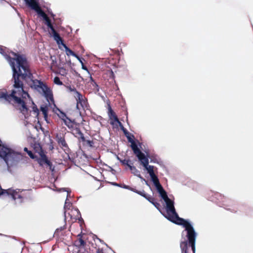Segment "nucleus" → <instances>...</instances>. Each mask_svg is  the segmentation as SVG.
I'll return each instance as SVG.
<instances>
[{"label": "nucleus", "mask_w": 253, "mask_h": 253, "mask_svg": "<svg viewBox=\"0 0 253 253\" xmlns=\"http://www.w3.org/2000/svg\"><path fill=\"white\" fill-rule=\"evenodd\" d=\"M11 55L13 57L7 56V59L13 71L11 79L13 89L10 91V93L5 89H0V99L18 107V109L23 114L28 112L26 99L31 97L28 92L24 90V81L32 89L44 97L48 102H53L54 98L51 88L45 82L34 79L26 56L14 52H11Z\"/></svg>", "instance_id": "1"}, {"label": "nucleus", "mask_w": 253, "mask_h": 253, "mask_svg": "<svg viewBox=\"0 0 253 253\" xmlns=\"http://www.w3.org/2000/svg\"><path fill=\"white\" fill-rule=\"evenodd\" d=\"M158 193L167 206V213L168 216L167 217L168 220L180 226H183L187 231V238L189 240V243L192 246L193 250H194V240L196 236V232L194 231L193 226L187 220L178 216L174 208V202L171 200L167 196V192L163 187H156Z\"/></svg>", "instance_id": "2"}, {"label": "nucleus", "mask_w": 253, "mask_h": 253, "mask_svg": "<svg viewBox=\"0 0 253 253\" xmlns=\"http://www.w3.org/2000/svg\"><path fill=\"white\" fill-rule=\"evenodd\" d=\"M35 12L40 16V17L43 18V20H44L45 25L48 27V28L50 29L51 30V34H52V37H53L54 40L57 42L58 44H62L63 45L64 48H65V51H66V54L68 56L72 55L75 57L77 59H79V56L77 55L73 50H71L64 43V41L61 38L58 33L56 32L55 30H54V27L52 26V24L51 23V20L49 19V18L45 13L43 11L39 10V11H35Z\"/></svg>", "instance_id": "3"}, {"label": "nucleus", "mask_w": 253, "mask_h": 253, "mask_svg": "<svg viewBox=\"0 0 253 253\" xmlns=\"http://www.w3.org/2000/svg\"><path fill=\"white\" fill-rule=\"evenodd\" d=\"M0 157L4 160L7 166H13L22 159V155L10 148L2 147L0 149Z\"/></svg>", "instance_id": "4"}, {"label": "nucleus", "mask_w": 253, "mask_h": 253, "mask_svg": "<svg viewBox=\"0 0 253 253\" xmlns=\"http://www.w3.org/2000/svg\"><path fill=\"white\" fill-rule=\"evenodd\" d=\"M135 156L138 159L140 165L143 166L145 169L147 170L149 175H155L154 172V167L148 165V158L145 155V154Z\"/></svg>", "instance_id": "5"}, {"label": "nucleus", "mask_w": 253, "mask_h": 253, "mask_svg": "<svg viewBox=\"0 0 253 253\" xmlns=\"http://www.w3.org/2000/svg\"><path fill=\"white\" fill-rule=\"evenodd\" d=\"M40 157H37V158L34 159L36 160L38 164H39L40 166L43 167L44 165H47L49 167V169L50 170H53L52 169V164L51 161L48 159V157H47L45 154H42L39 155Z\"/></svg>", "instance_id": "6"}, {"label": "nucleus", "mask_w": 253, "mask_h": 253, "mask_svg": "<svg viewBox=\"0 0 253 253\" xmlns=\"http://www.w3.org/2000/svg\"><path fill=\"white\" fill-rule=\"evenodd\" d=\"M74 98L76 99V101H77V109L80 110V105L82 107L83 109H84V108H87V99L83 96V94L81 93H77V95H74Z\"/></svg>", "instance_id": "7"}, {"label": "nucleus", "mask_w": 253, "mask_h": 253, "mask_svg": "<svg viewBox=\"0 0 253 253\" xmlns=\"http://www.w3.org/2000/svg\"><path fill=\"white\" fill-rule=\"evenodd\" d=\"M126 137H127V141L130 143V148H131L133 154H134L135 155L144 154V153L139 150L138 146H137L136 143H135V141L133 140L134 135L133 134H131V135H127Z\"/></svg>", "instance_id": "8"}, {"label": "nucleus", "mask_w": 253, "mask_h": 253, "mask_svg": "<svg viewBox=\"0 0 253 253\" xmlns=\"http://www.w3.org/2000/svg\"><path fill=\"white\" fill-rule=\"evenodd\" d=\"M107 109H108V112H107V114H108L109 119H110V120L111 121L110 124L114 125L115 123H117L119 124L120 126H122V124L118 120V117H117L115 112H114L113 110H112V108L111 107L110 104L109 103L107 104Z\"/></svg>", "instance_id": "9"}, {"label": "nucleus", "mask_w": 253, "mask_h": 253, "mask_svg": "<svg viewBox=\"0 0 253 253\" xmlns=\"http://www.w3.org/2000/svg\"><path fill=\"white\" fill-rule=\"evenodd\" d=\"M24 1L26 2V5L33 10L35 11L42 10L40 6L38 0H24Z\"/></svg>", "instance_id": "10"}, {"label": "nucleus", "mask_w": 253, "mask_h": 253, "mask_svg": "<svg viewBox=\"0 0 253 253\" xmlns=\"http://www.w3.org/2000/svg\"><path fill=\"white\" fill-rule=\"evenodd\" d=\"M196 241V239L194 240ZM191 247V251H192L193 253H195V251H196V248L194 247V250L193 249V247H192L191 244L189 243V240L188 241H183L180 243V248H181V250H182V253H189V247Z\"/></svg>", "instance_id": "11"}, {"label": "nucleus", "mask_w": 253, "mask_h": 253, "mask_svg": "<svg viewBox=\"0 0 253 253\" xmlns=\"http://www.w3.org/2000/svg\"><path fill=\"white\" fill-rule=\"evenodd\" d=\"M55 140H56L58 145L62 148L65 149L68 148V146L67 145V142H66L65 139L63 135L58 134H56V135H55Z\"/></svg>", "instance_id": "12"}, {"label": "nucleus", "mask_w": 253, "mask_h": 253, "mask_svg": "<svg viewBox=\"0 0 253 253\" xmlns=\"http://www.w3.org/2000/svg\"><path fill=\"white\" fill-rule=\"evenodd\" d=\"M77 238H78L74 241V246L79 248H84L85 246L86 243L83 239V235L81 234H79V235H77Z\"/></svg>", "instance_id": "13"}, {"label": "nucleus", "mask_w": 253, "mask_h": 253, "mask_svg": "<svg viewBox=\"0 0 253 253\" xmlns=\"http://www.w3.org/2000/svg\"><path fill=\"white\" fill-rule=\"evenodd\" d=\"M33 149L35 152L40 155L45 154L43 150L42 149V147L40 145L39 143H35L33 144Z\"/></svg>", "instance_id": "14"}, {"label": "nucleus", "mask_w": 253, "mask_h": 253, "mask_svg": "<svg viewBox=\"0 0 253 253\" xmlns=\"http://www.w3.org/2000/svg\"><path fill=\"white\" fill-rule=\"evenodd\" d=\"M137 194L144 197L145 199H146V200L149 201V202H150L151 203L155 202V199L154 198L145 194L144 191H143L142 192H138V193H137Z\"/></svg>", "instance_id": "15"}, {"label": "nucleus", "mask_w": 253, "mask_h": 253, "mask_svg": "<svg viewBox=\"0 0 253 253\" xmlns=\"http://www.w3.org/2000/svg\"><path fill=\"white\" fill-rule=\"evenodd\" d=\"M118 160L120 161L121 164L124 166L129 167V166H133V162L129 159H121L118 158Z\"/></svg>", "instance_id": "16"}, {"label": "nucleus", "mask_w": 253, "mask_h": 253, "mask_svg": "<svg viewBox=\"0 0 253 253\" xmlns=\"http://www.w3.org/2000/svg\"><path fill=\"white\" fill-rule=\"evenodd\" d=\"M127 168L130 169V172H131V173H132L133 175L142 178V176H141V174H140L139 171L136 169V168L134 167L133 166H129L128 167H127Z\"/></svg>", "instance_id": "17"}, {"label": "nucleus", "mask_w": 253, "mask_h": 253, "mask_svg": "<svg viewBox=\"0 0 253 253\" xmlns=\"http://www.w3.org/2000/svg\"><path fill=\"white\" fill-rule=\"evenodd\" d=\"M151 177V179H152V182H153L154 185H155V187H162L161 183L159 181V179L157 178V175H149Z\"/></svg>", "instance_id": "18"}, {"label": "nucleus", "mask_w": 253, "mask_h": 253, "mask_svg": "<svg viewBox=\"0 0 253 253\" xmlns=\"http://www.w3.org/2000/svg\"><path fill=\"white\" fill-rule=\"evenodd\" d=\"M65 126H68V128H73L74 127V122L70 119L62 120Z\"/></svg>", "instance_id": "19"}, {"label": "nucleus", "mask_w": 253, "mask_h": 253, "mask_svg": "<svg viewBox=\"0 0 253 253\" xmlns=\"http://www.w3.org/2000/svg\"><path fill=\"white\" fill-rule=\"evenodd\" d=\"M41 111L43 113V117L45 120H46L47 117L48 116V107L46 105L42 106L41 107Z\"/></svg>", "instance_id": "20"}, {"label": "nucleus", "mask_w": 253, "mask_h": 253, "mask_svg": "<svg viewBox=\"0 0 253 253\" xmlns=\"http://www.w3.org/2000/svg\"><path fill=\"white\" fill-rule=\"evenodd\" d=\"M58 112H59V113H58L57 114V115H58V118H60L61 120H67V119H70L68 117H67V115H66V114L65 113L63 112L59 109H58Z\"/></svg>", "instance_id": "21"}, {"label": "nucleus", "mask_w": 253, "mask_h": 253, "mask_svg": "<svg viewBox=\"0 0 253 253\" xmlns=\"http://www.w3.org/2000/svg\"><path fill=\"white\" fill-rule=\"evenodd\" d=\"M76 132H76V133H77V134L78 135V138H79V139L81 140V141H85V138L84 137V135L83 134V132L81 131L79 128H76Z\"/></svg>", "instance_id": "22"}, {"label": "nucleus", "mask_w": 253, "mask_h": 253, "mask_svg": "<svg viewBox=\"0 0 253 253\" xmlns=\"http://www.w3.org/2000/svg\"><path fill=\"white\" fill-rule=\"evenodd\" d=\"M123 188L125 189H127L128 190H130L132 192H133L136 194H137L138 192H142L141 191H138V190H137L136 189L133 188H132L131 187H130L128 185H123Z\"/></svg>", "instance_id": "23"}, {"label": "nucleus", "mask_w": 253, "mask_h": 253, "mask_svg": "<svg viewBox=\"0 0 253 253\" xmlns=\"http://www.w3.org/2000/svg\"><path fill=\"white\" fill-rule=\"evenodd\" d=\"M66 88L70 92L74 93V95H77V93L81 94L80 92L78 91L74 86H71L70 85L66 86Z\"/></svg>", "instance_id": "24"}, {"label": "nucleus", "mask_w": 253, "mask_h": 253, "mask_svg": "<svg viewBox=\"0 0 253 253\" xmlns=\"http://www.w3.org/2000/svg\"><path fill=\"white\" fill-rule=\"evenodd\" d=\"M84 142L85 144L84 145L89 146V147H94V142H93V140H88L85 139V141H82Z\"/></svg>", "instance_id": "25"}, {"label": "nucleus", "mask_w": 253, "mask_h": 253, "mask_svg": "<svg viewBox=\"0 0 253 253\" xmlns=\"http://www.w3.org/2000/svg\"><path fill=\"white\" fill-rule=\"evenodd\" d=\"M53 83L54 84L58 85H63L62 82L60 80V79L58 77L56 76L55 78H54L53 79Z\"/></svg>", "instance_id": "26"}, {"label": "nucleus", "mask_w": 253, "mask_h": 253, "mask_svg": "<svg viewBox=\"0 0 253 253\" xmlns=\"http://www.w3.org/2000/svg\"><path fill=\"white\" fill-rule=\"evenodd\" d=\"M90 80H91V84H92V86L96 87V89H97V90H98V85L96 84V82H95L94 80H93V78H92L91 77H90Z\"/></svg>", "instance_id": "27"}, {"label": "nucleus", "mask_w": 253, "mask_h": 253, "mask_svg": "<svg viewBox=\"0 0 253 253\" xmlns=\"http://www.w3.org/2000/svg\"><path fill=\"white\" fill-rule=\"evenodd\" d=\"M26 153H27L28 155H29L32 159H35L37 158V156L34 155L32 151H29Z\"/></svg>", "instance_id": "28"}, {"label": "nucleus", "mask_w": 253, "mask_h": 253, "mask_svg": "<svg viewBox=\"0 0 253 253\" xmlns=\"http://www.w3.org/2000/svg\"><path fill=\"white\" fill-rule=\"evenodd\" d=\"M110 78L113 81L115 80V75L112 70L110 72Z\"/></svg>", "instance_id": "29"}, {"label": "nucleus", "mask_w": 253, "mask_h": 253, "mask_svg": "<svg viewBox=\"0 0 253 253\" xmlns=\"http://www.w3.org/2000/svg\"><path fill=\"white\" fill-rule=\"evenodd\" d=\"M151 204H152V205L155 206V207H156L157 208H158V207L160 206V204L156 202H153V203H151Z\"/></svg>", "instance_id": "30"}, {"label": "nucleus", "mask_w": 253, "mask_h": 253, "mask_svg": "<svg viewBox=\"0 0 253 253\" xmlns=\"http://www.w3.org/2000/svg\"><path fill=\"white\" fill-rule=\"evenodd\" d=\"M82 69L86 71L87 72H88V70H87V67H86L85 65H84V63H82Z\"/></svg>", "instance_id": "31"}, {"label": "nucleus", "mask_w": 253, "mask_h": 253, "mask_svg": "<svg viewBox=\"0 0 253 253\" xmlns=\"http://www.w3.org/2000/svg\"><path fill=\"white\" fill-rule=\"evenodd\" d=\"M120 126L122 127V129H123V132H124V133H128L127 130H126V129L123 127V126Z\"/></svg>", "instance_id": "32"}, {"label": "nucleus", "mask_w": 253, "mask_h": 253, "mask_svg": "<svg viewBox=\"0 0 253 253\" xmlns=\"http://www.w3.org/2000/svg\"><path fill=\"white\" fill-rule=\"evenodd\" d=\"M97 253H103V249L98 248V250H97Z\"/></svg>", "instance_id": "33"}, {"label": "nucleus", "mask_w": 253, "mask_h": 253, "mask_svg": "<svg viewBox=\"0 0 253 253\" xmlns=\"http://www.w3.org/2000/svg\"><path fill=\"white\" fill-rule=\"evenodd\" d=\"M0 53L3 55L4 54V49L2 47H0Z\"/></svg>", "instance_id": "34"}, {"label": "nucleus", "mask_w": 253, "mask_h": 253, "mask_svg": "<svg viewBox=\"0 0 253 253\" xmlns=\"http://www.w3.org/2000/svg\"><path fill=\"white\" fill-rule=\"evenodd\" d=\"M33 110L36 113H38V109H37V107H33Z\"/></svg>", "instance_id": "35"}, {"label": "nucleus", "mask_w": 253, "mask_h": 253, "mask_svg": "<svg viewBox=\"0 0 253 253\" xmlns=\"http://www.w3.org/2000/svg\"><path fill=\"white\" fill-rule=\"evenodd\" d=\"M78 61H79L80 64L83 63V61L82 60V59L79 57V58H77Z\"/></svg>", "instance_id": "36"}, {"label": "nucleus", "mask_w": 253, "mask_h": 253, "mask_svg": "<svg viewBox=\"0 0 253 253\" xmlns=\"http://www.w3.org/2000/svg\"><path fill=\"white\" fill-rule=\"evenodd\" d=\"M125 135H126V136H131V135L132 134H130V133H129V132H126V133H124Z\"/></svg>", "instance_id": "37"}, {"label": "nucleus", "mask_w": 253, "mask_h": 253, "mask_svg": "<svg viewBox=\"0 0 253 253\" xmlns=\"http://www.w3.org/2000/svg\"><path fill=\"white\" fill-rule=\"evenodd\" d=\"M24 151L26 152H28L31 151L28 150L27 148H24Z\"/></svg>", "instance_id": "38"}, {"label": "nucleus", "mask_w": 253, "mask_h": 253, "mask_svg": "<svg viewBox=\"0 0 253 253\" xmlns=\"http://www.w3.org/2000/svg\"><path fill=\"white\" fill-rule=\"evenodd\" d=\"M115 185H118V184H117V183L115 184Z\"/></svg>", "instance_id": "39"}]
</instances>
